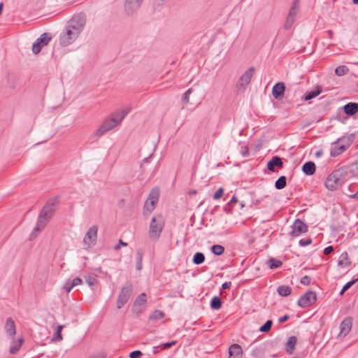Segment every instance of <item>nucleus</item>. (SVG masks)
Instances as JSON below:
<instances>
[{"instance_id": "nucleus-1", "label": "nucleus", "mask_w": 358, "mask_h": 358, "mask_svg": "<svg viewBox=\"0 0 358 358\" xmlns=\"http://www.w3.org/2000/svg\"><path fill=\"white\" fill-rule=\"evenodd\" d=\"M164 224V218L161 215L153 217L149 227V237L153 240L158 239L161 235Z\"/></svg>"}, {"instance_id": "nucleus-2", "label": "nucleus", "mask_w": 358, "mask_h": 358, "mask_svg": "<svg viewBox=\"0 0 358 358\" xmlns=\"http://www.w3.org/2000/svg\"><path fill=\"white\" fill-rule=\"evenodd\" d=\"M127 113V112L121 111L115 115L117 117H111L106 120L97 130V135H102L105 132L116 127L124 118Z\"/></svg>"}, {"instance_id": "nucleus-3", "label": "nucleus", "mask_w": 358, "mask_h": 358, "mask_svg": "<svg viewBox=\"0 0 358 358\" xmlns=\"http://www.w3.org/2000/svg\"><path fill=\"white\" fill-rule=\"evenodd\" d=\"M343 176L339 171H333L326 179L325 187L330 190H335L343 184Z\"/></svg>"}, {"instance_id": "nucleus-4", "label": "nucleus", "mask_w": 358, "mask_h": 358, "mask_svg": "<svg viewBox=\"0 0 358 358\" xmlns=\"http://www.w3.org/2000/svg\"><path fill=\"white\" fill-rule=\"evenodd\" d=\"M317 301V294L315 292L308 291L303 294L298 300V305L301 308H308Z\"/></svg>"}, {"instance_id": "nucleus-5", "label": "nucleus", "mask_w": 358, "mask_h": 358, "mask_svg": "<svg viewBox=\"0 0 358 358\" xmlns=\"http://www.w3.org/2000/svg\"><path fill=\"white\" fill-rule=\"evenodd\" d=\"M85 24V18L82 15L73 16L67 26L72 30H74L75 34H80Z\"/></svg>"}, {"instance_id": "nucleus-6", "label": "nucleus", "mask_w": 358, "mask_h": 358, "mask_svg": "<svg viewBox=\"0 0 358 358\" xmlns=\"http://www.w3.org/2000/svg\"><path fill=\"white\" fill-rule=\"evenodd\" d=\"M55 208L54 205L47 204L45 206L41 213L38 218V222L36 229H39L40 227H43L45 222L51 217L53 213Z\"/></svg>"}, {"instance_id": "nucleus-7", "label": "nucleus", "mask_w": 358, "mask_h": 358, "mask_svg": "<svg viewBox=\"0 0 358 358\" xmlns=\"http://www.w3.org/2000/svg\"><path fill=\"white\" fill-rule=\"evenodd\" d=\"M308 225L303 221L300 219H296L293 224L290 235L294 237L299 236L302 234L306 233L308 231Z\"/></svg>"}, {"instance_id": "nucleus-8", "label": "nucleus", "mask_w": 358, "mask_h": 358, "mask_svg": "<svg viewBox=\"0 0 358 358\" xmlns=\"http://www.w3.org/2000/svg\"><path fill=\"white\" fill-rule=\"evenodd\" d=\"M79 34H75L74 30L69 27H66V31L60 36V43L64 46L71 44L78 37Z\"/></svg>"}, {"instance_id": "nucleus-9", "label": "nucleus", "mask_w": 358, "mask_h": 358, "mask_svg": "<svg viewBox=\"0 0 358 358\" xmlns=\"http://www.w3.org/2000/svg\"><path fill=\"white\" fill-rule=\"evenodd\" d=\"M51 37L46 33L42 34L37 41L33 45L32 50L34 54L40 52L41 48L48 44Z\"/></svg>"}, {"instance_id": "nucleus-10", "label": "nucleus", "mask_w": 358, "mask_h": 358, "mask_svg": "<svg viewBox=\"0 0 358 358\" xmlns=\"http://www.w3.org/2000/svg\"><path fill=\"white\" fill-rule=\"evenodd\" d=\"M158 199H159L158 191L152 190L150 192L148 199L145 201V209L149 212L152 211L156 206V204L158 201Z\"/></svg>"}, {"instance_id": "nucleus-11", "label": "nucleus", "mask_w": 358, "mask_h": 358, "mask_svg": "<svg viewBox=\"0 0 358 358\" xmlns=\"http://www.w3.org/2000/svg\"><path fill=\"white\" fill-rule=\"evenodd\" d=\"M97 231L98 227L96 226H93L88 230L84 238V243L87 245L90 246L95 243L97 238Z\"/></svg>"}, {"instance_id": "nucleus-12", "label": "nucleus", "mask_w": 358, "mask_h": 358, "mask_svg": "<svg viewBox=\"0 0 358 358\" xmlns=\"http://www.w3.org/2000/svg\"><path fill=\"white\" fill-rule=\"evenodd\" d=\"M131 294V289L128 287H123L118 296L117 301V308H121L129 300Z\"/></svg>"}, {"instance_id": "nucleus-13", "label": "nucleus", "mask_w": 358, "mask_h": 358, "mask_svg": "<svg viewBox=\"0 0 358 358\" xmlns=\"http://www.w3.org/2000/svg\"><path fill=\"white\" fill-rule=\"evenodd\" d=\"M348 148V146L341 143L339 141L333 144V146L331 149V155L333 157H336L342 154L345 152Z\"/></svg>"}, {"instance_id": "nucleus-14", "label": "nucleus", "mask_w": 358, "mask_h": 358, "mask_svg": "<svg viewBox=\"0 0 358 358\" xmlns=\"http://www.w3.org/2000/svg\"><path fill=\"white\" fill-rule=\"evenodd\" d=\"M229 358H241L243 355L242 348L238 344H233L229 349Z\"/></svg>"}, {"instance_id": "nucleus-15", "label": "nucleus", "mask_w": 358, "mask_h": 358, "mask_svg": "<svg viewBox=\"0 0 358 358\" xmlns=\"http://www.w3.org/2000/svg\"><path fill=\"white\" fill-rule=\"evenodd\" d=\"M352 325V320L350 317L345 318L341 324V334L343 335H347Z\"/></svg>"}, {"instance_id": "nucleus-16", "label": "nucleus", "mask_w": 358, "mask_h": 358, "mask_svg": "<svg viewBox=\"0 0 358 358\" xmlns=\"http://www.w3.org/2000/svg\"><path fill=\"white\" fill-rule=\"evenodd\" d=\"M285 90V84L283 83H278L273 87L272 93L273 96L278 99L283 96Z\"/></svg>"}, {"instance_id": "nucleus-17", "label": "nucleus", "mask_w": 358, "mask_h": 358, "mask_svg": "<svg viewBox=\"0 0 358 358\" xmlns=\"http://www.w3.org/2000/svg\"><path fill=\"white\" fill-rule=\"evenodd\" d=\"M351 261L348 254L346 252L342 253L338 258V265L341 268H347L349 267Z\"/></svg>"}, {"instance_id": "nucleus-18", "label": "nucleus", "mask_w": 358, "mask_h": 358, "mask_svg": "<svg viewBox=\"0 0 358 358\" xmlns=\"http://www.w3.org/2000/svg\"><path fill=\"white\" fill-rule=\"evenodd\" d=\"M296 343L297 338L296 336H293L289 338L285 345V350L288 354L291 355L293 353L294 350H295Z\"/></svg>"}, {"instance_id": "nucleus-19", "label": "nucleus", "mask_w": 358, "mask_h": 358, "mask_svg": "<svg viewBox=\"0 0 358 358\" xmlns=\"http://www.w3.org/2000/svg\"><path fill=\"white\" fill-rule=\"evenodd\" d=\"M344 112L348 115H353L358 112V103H348L343 108Z\"/></svg>"}, {"instance_id": "nucleus-20", "label": "nucleus", "mask_w": 358, "mask_h": 358, "mask_svg": "<svg viewBox=\"0 0 358 358\" xmlns=\"http://www.w3.org/2000/svg\"><path fill=\"white\" fill-rule=\"evenodd\" d=\"M282 162L280 158L278 157H273V159L268 162L267 167L269 171H274L275 166L282 167Z\"/></svg>"}, {"instance_id": "nucleus-21", "label": "nucleus", "mask_w": 358, "mask_h": 358, "mask_svg": "<svg viewBox=\"0 0 358 358\" xmlns=\"http://www.w3.org/2000/svg\"><path fill=\"white\" fill-rule=\"evenodd\" d=\"M302 170L306 175H313L315 172V164L313 162H306L303 164Z\"/></svg>"}, {"instance_id": "nucleus-22", "label": "nucleus", "mask_w": 358, "mask_h": 358, "mask_svg": "<svg viewBox=\"0 0 358 358\" xmlns=\"http://www.w3.org/2000/svg\"><path fill=\"white\" fill-rule=\"evenodd\" d=\"M6 331L10 336H14L16 333L15 325L14 321L11 318H8L6 323Z\"/></svg>"}, {"instance_id": "nucleus-23", "label": "nucleus", "mask_w": 358, "mask_h": 358, "mask_svg": "<svg viewBox=\"0 0 358 358\" xmlns=\"http://www.w3.org/2000/svg\"><path fill=\"white\" fill-rule=\"evenodd\" d=\"M278 293L282 296H287L292 293V288L287 285H281L278 287Z\"/></svg>"}, {"instance_id": "nucleus-24", "label": "nucleus", "mask_w": 358, "mask_h": 358, "mask_svg": "<svg viewBox=\"0 0 358 358\" xmlns=\"http://www.w3.org/2000/svg\"><path fill=\"white\" fill-rule=\"evenodd\" d=\"M253 73H254V69L253 68H250V69H248L241 77V80L242 81V83H249L251 80V78L253 76Z\"/></svg>"}, {"instance_id": "nucleus-25", "label": "nucleus", "mask_w": 358, "mask_h": 358, "mask_svg": "<svg viewBox=\"0 0 358 358\" xmlns=\"http://www.w3.org/2000/svg\"><path fill=\"white\" fill-rule=\"evenodd\" d=\"M322 92V88L320 86H317L315 89L306 94L305 100L312 99L318 96Z\"/></svg>"}, {"instance_id": "nucleus-26", "label": "nucleus", "mask_w": 358, "mask_h": 358, "mask_svg": "<svg viewBox=\"0 0 358 358\" xmlns=\"http://www.w3.org/2000/svg\"><path fill=\"white\" fill-rule=\"evenodd\" d=\"M23 341H24L23 338H20L17 341L13 342L12 345L10 346V352L11 354L16 353L21 348V346L23 343Z\"/></svg>"}, {"instance_id": "nucleus-27", "label": "nucleus", "mask_w": 358, "mask_h": 358, "mask_svg": "<svg viewBox=\"0 0 358 358\" xmlns=\"http://www.w3.org/2000/svg\"><path fill=\"white\" fill-rule=\"evenodd\" d=\"M268 264L269 268L271 269H274V268H279L282 264L281 261H280V260H278L277 259H275V258L269 259V260L268 262Z\"/></svg>"}, {"instance_id": "nucleus-28", "label": "nucleus", "mask_w": 358, "mask_h": 358, "mask_svg": "<svg viewBox=\"0 0 358 358\" xmlns=\"http://www.w3.org/2000/svg\"><path fill=\"white\" fill-rule=\"evenodd\" d=\"M222 302L221 299L217 296L213 298L210 306L211 308L215 310H218L222 307Z\"/></svg>"}, {"instance_id": "nucleus-29", "label": "nucleus", "mask_w": 358, "mask_h": 358, "mask_svg": "<svg viewBox=\"0 0 358 358\" xmlns=\"http://www.w3.org/2000/svg\"><path fill=\"white\" fill-rule=\"evenodd\" d=\"M164 317V313L159 310H156L150 315V320H156L162 319Z\"/></svg>"}, {"instance_id": "nucleus-30", "label": "nucleus", "mask_w": 358, "mask_h": 358, "mask_svg": "<svg viewBox=\"0 0 358 358\" xmlns=\"http://www.w3.org/2000/svg\"><path fill=\"white\" fill-rule=\"evenodd\" d=\"M348 71H349V69L346 66H344V65L338 66L335 70L336 74L338 76H344L346 73H348Z\"/></svg>"}, {"instance_id": "nucleus-31", "label": "nucleus", "mask_w": 358, "mask_h": 358, "mask_svg": "<svg viewBox=\"0 0 358 358\" xmlns=\"http://www.w3.org/2000/svg\"><path fill=\"white\" fill-rule=\"evenodd\" d=\"M275 187L278 189H281L286 186V178L285 176H280L275 184Z\"/></svg>"}, {"instance_id": "nucleus-32", "label": "nucleus", "mask_w": 358, "mask_h": 358, "mask_svg": "<svg viewBox=\"0 0 358 358\" xmlns=\"http://www.w3.org/2000/svg\"><path fill=\"white\" fill-rule=\"evenodd\" d=\"M211 250L215 255H221L224 252V248L220 245H215L212 247Z\"/></svg>"}, {"instance_id": "nucleus-33", "label": "nucleus", "mask_w": 358, "mask_h": 358, "mask_svg": "<svg viewBox=\"0 0 358 358\" xmlns=\"http://www.w3.org/2000/svg\"><path fill=\"white\" fill-rule=\"evenodd\" d=\"M62 329H63L62 325H59L57 327V330H56V331L54 334L53 338H52V340L54 341H59L62 340Z\"/></svg>"}, {"instance_id": "nucleus-34", "label": "nucleus", "mask_w": 358, "mask_h": 358, "mask_svg": "<svg viewBox=\"0 0 358 358\" xmlns=\"http://www.w3.org/2000/svg\"><path fill=\"white\" fill-rule=\"evenodd\" d=\"M204 260H205V257H204L203 254H202L201 252L196 253L193 258V262L196 264H200L203 263L204 262Z\"/></svg>"}, {"instance_id": "nucleus-35", "label": "nucleus", "mask_w": 358, "mask_h": 358, "mask_svg": "<svg viewBox=\"0 0 358 358\" xmlns=\"http://www.w3.org/2000/svg\"><path fill=\"white\" fill-rule=\"evenodd\" d=\"M145 302H146V295H145V294L143 293L137 297V299H136V301H135V304L141 306V305L145 304Z\"/></svg>"}, {"instance_id": "nucleus-36", "label": "nucleus", "mask_w": 358, "mask_h": 358, "mask_svg": "<svg viewBox=\"0 0 358 358\" xmlns=\"http://www.w3.org/2000/svg\"><path fill=\"white\" fill-rule=\"evenodd\" d=\"M358 281V278L348 282L347 284L344 285L342 290L341 291V295H343L345 291H347L350 287H351L356 282Z\"/></svg>"}, {"instance_id": "nucleus-37", "label": "nucleus", "mask_w": 358, "mask_h": 358, "mask_svg": "<svg viewBox=\"0 0 358 358\" xmlns=\"http://www.w3.org/2000/svg\"><path fill=\"white\" fill-rule=\"evenodd\" d=\"M272 326V322L271 320H268L261 328L260 331L262 332H266L269 331Z\"/></svg>"}, {"instance_id": "nucleus-38", "label": "nucleus", "mask_w": 358, "mask_h": 358, "mask_svg": "<svg viewBox=\"0 0 358 358\" xmlns=\"http://www.w3.org/2000/svg\"><path fill=\"white\" fill-rule=\"evenodd\" d=\"M224 189L222 187L219 188L214 194L213 199L215 200L220 199L224 194Z\"/></svg>"}, {"instance_id": "nucleus-39", "label": "nucleus", "mask_w": 358, "mask_h": 358, "mask_svg": "<svg viewBox=\"0 0 358 358\" xmlns=\"http://www.w3.org/2000/svg\"><path fill=\"white\" fill-rule=\"evenodd\" d=\"M312 239L310 238H306L299 241V245L301 246H307L312 243Z\"/></svg>"}, {"instance_id": "nucleus-40", "label": "nucleus", "mask_w": 358, "mask_h": 358, "mask_svg": "<svg viewBox=\"0 0 358 358\" xmlns=\"http://www.w3.org/2000/svg\"><path fill=\"white\" fill-rule=\"evenodd\" d=\"M176 344V341H171L169 343H162L159 345L161 350H165L171 348Z\"/></svg>"}, {"instance_id": "nucleus-41", "label": "nucleus", "mask_w": 358, "mask_h": 358, "mask_svg": "<svg viewBox=\"0 0 358 358\" xmlns=\"http://www.w3.org/2000/svg\"><path fill=\"white\" fill-rule=\"evenodd\" d=\"M310 281L311 278L308 275H306L301 279V282L305 285H309L310 283Z\"/></svg>"}, {"instance_id": "nucleus-42", "label": "nucleus", "mask_w": 358, "mask_h": 358, "mask_svg": "<svg viewBox=\"0 0 358 358\" xmlns=\"http://www.w3.org/2000/svg\"><path fill=\"white\" fill-rule=\"evenodd\" d=\"M141 355H142L141 352L136 350V351H134V352H131L129 355V357L130 358H140Z\"/></svg>"}, {"instance_id": "nucleus-43", "label": "nucleus", "mask_w": 358, "mask_h": 358, "mask_svg": "<svg viewBox=\"0 0 358 358\" xmlns=\"http://www.w3.org/2000/svg\"><path fill=\"white\" fill-rule=\"evenodd\" d=\"M82 283V280L80 278H76L73 280L71 285L73 287L80 285Z\"/></svg>"}, {"instance_id": "nucleus-44", "label": "nucleus", "mask_w": 358, "mask_h": 358, "mask_svg": "<svg viewBox=\"0 0 358 358\" xmlns=\"http://www.w3.org/2000/svg\"><path fill=\"white\" fill-rule=\"evenodd\" d=\"M333 251H334V248L332 246H328L324 249V255H329L330 253H331Z\"/></svg>"}, {"instance_id": "nucleus-45", "label": "nucleus", "mask_w": 358, "mask_h": 358, "mask_svg": "<svg viewBox=\"0 0 358 358\" xmlns=\"http://www.w3.org/2000/svg\"><path fill=\"white\" fill-rule=\"evenodd\" d=\"M120 245H122V246H127V244L124 242H123L121 239L119 241V244L116 246H115L114 249L115 250H118L120 248Z\"/></svg>"}, {"instance_id": "nucleus-46", "label": "nucleus", "mask_w": 358, "mask_h": 358, "mask_svg": "<svg viewBox=\"0 0 358 358\" xmlns=\"http://www.w3.org/2000/svg\"><path fill=\"white\" fill-rule=\"evenodd\" d=\"M231 282H226L222 284V287L224 289H229L231 287Z\"/></svg>"}, {"instance_id": "nucleus-47", "label": "nucleus", "mask_w": 358, "mask_h": 358, "mask_svg": "<svg viewBox=\"0 0 358 358\" xmlns=\"http://www.w3.org/2000/svg\"><path fill=\"white\" fill-rule=\"evenodd\" d=\"M73 287L72 286V285L71 284L70 285H69L68 284L65 285L64 288V289L66 290V292L67 293L70 292L71 289L73 288Z\"/></svg>"}, {"instance_id": "nucleus-48", "label": "nucleus", "mask_w": 358, "mask_h": 358, "mask_svg": "<svg viewBox=\"0 0 358 358\" xmlns=\"http://www.w3.org/2000/svg\"><path fill=\"white\" fill-rule=\"evenodd\" d=\"M191 93V89L188 90L184 95V99L187 102L189 100V94Z\"/></svg>"}, {"instance_id": "nucleus-49", "label": "nucleus", "mask_w": 358, "mask_h": 358, "mask_svg": "<svg viewBox=\"0 0 358 358\" xmlns=\"http://www.w3.org/2000/svg\"><path fill=\"white\" fill-rule=\"evenodd\" d=\"M238 202V199L236 196H233L229 203L231 204H234V203H236Z\"/></svg>"}, {"instance_id": "nucleus-50", "label": "nucleus", "mask_w": 358, "mask_h": 358, "mask_svg": "<svg viewBox=\"0 0 358 358\" xmlns=\"http://www.w3.org/2000/svg\"><path fill=\"white\" fill-rule=\"evenodd\" d=\"M143 0H127V1L130 4L138 3Z\"/></svg>"}, {"instance_id": "nucleus-51", "label": "nucleus", "mask_w": 358, "mask_h": 358, "mask_svg": "<svg viewBox=\"0 0 358 358\" xmlns=\"http://www.w3.org/2000/svg\"><path fill=\"white\" fill-rule=\"evenodd\" d=\"M242 152L244 155H247L248 154V149L247 147L242 148Z\"/></svg>"}, {"instance_id": "nucleus-52", "label": "nucleus", "mask_w": 358, "mask_h": 358, "mask_svg": "<svg viewBox=\"0 0 358 358\" xmlns=\"http://www.w3.org/2000/svg\"><path fill=\"white\" fill-rule=\"evenodd\" d=\"M287 316H284L283 317L280 319V322H285V321L287 320Z\"/></svg>"}, {"instance_id": "nucleus-53", "label": "nucleus", "mask_w": 358, "mask_h": 358, "mask_svg": "<svg viewBox=\"0 0 358 358\" xmlns=\"http://www.w3.org/2000/svg\"><path fill=\"white\" fill-rule=\"evenodd\" d=\"M354 198H358V189L357 192L353 195Z\"/></svg>"}, {"instance_id": "nucleus-54", "label": "nucleus", "mask_w": 358, "mask_h": 358, "mask_svg": "<svg viewBox=\"0 0 358 358\" xmlns=\"http://www.w3.org/2000/svg\"><path fill=\"white\" fill-rule=\"evenodd\" d=\"M353 3L355 4H358V0H352Z\"/></svg>"}, {"instance_id": "nucleus-55", "label": "nucleus", "mask_w": 358, "mask_h": 358, "mask_svg": "<svg viewBox=\"0 0 358 358\" xmlns=\"http://www.w3.org/2000/svg\"><path fill=\"white\" fill-rule=\"evenodd\" d=\"M355 185H351L350 186V189L354 188V187H355Z\"/></svg>"}, {"instance_id": "nucleus-56", "label": "nucleus", "mask_w": 358, "mask_h": 358, "mask_svg": "<svg viewBox=\"0 0 358 358\" xmlns=\"http://www.w3.org/2000/svg\"><path fill=\"white\" fill-rule=\"evenodd\" d=\"M90 285H93L92 282H89Z\"/></svg>"}, {"instance_id": "nucleus-57", "label": "nucleus", "mask_w": 358, "mask_h": 358, "mask_svg": "<svg viewBox=\"0 0 358 358\" xmlns=\"http://www.w3.org/2000/svg\"><path fill=\"white\" fill-rule=\"evenodd\" d=\"M356 165H357V169H358V162L356 164Z\"/></svg>"}, {"instance_id": "nucleus-58", "label": "nucleus", "mask_w": 358, "mask_h": 358, "mask_svg": "<svg viewBox=\"0 0 358 358\" xmlns=\"http://www.w3.org/2000/svg\"><path fill=\"white\" fill-rule=\"evenodd\" d=\"M101 358H105V357H104V356H103Z\"/></svg>"}, {"instance_id": "nucleus-59", "label": "nucleus", "mask_w": 358, "mask_h": 358, "mask_svg": "<svg viewBox=\"0 0 358 358\" xmlns=\"http://www.w3.org/2000/svg\"><path fill=\"white\" fill-rule=\"evenodd\" d=\"M119 358H121V357H119Z\"/></svg>"}]
</instances>
